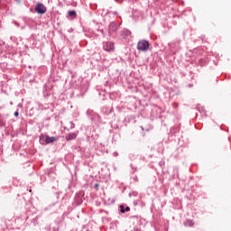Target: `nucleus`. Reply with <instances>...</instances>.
<instances>
[{
    "mask_svg": "<svg viewBox=\"0 0 231 231\" xmlns=\"http://www.w3.org/2000/svg\"><path fill=\"white\" fill-rule=\"evenodd\" d=\"M57 140L55 137H49L48 135L42 134L40 136V143L42 145H46V143H53Z\"/></svg>",
    "mask_w": 231,
    "mask_h": 231,
    "instance_id": "obj_1",
    "label": "nucleus"
},
{
    "mask_svg": "<svg viewBox=\"0 0 231 231\" xmlns=\"http://www.w3.org/2000/svg\"><path fill=\"white\" fill-rule=\"evenodd\" d=\"M137 49L140 51H146V50H149V42L145 40L140 41L137 43Z\"/></svg>",
    "mask_w": 231,
    "mask_h": 231,
    "instance_id": "obj_2",
    "label": "nucleus"
},
{
    "mask_svg": "<svg viewBox=\"0 0 231 231\" xmlns=\"http://www.w3.org/2000/svg\"><path fill=\"white\" fill-rule=\"evenodd\" d=\"M105 51H113L115 50V45L111 42H106L103 45Z\"/></svg>",
    "mask_w": 231,
    "mask_h": 231,
    "instance_id": "obj_3",
    "label": "nucleus"
},
{
    "mask_svg": "<svg viewBox=\"0 0 231 231\" xmlns=\"http://www.w3.org/2000/svg\"><path fill=\"white\" fill-rule=\"evenodd\" d=\"M35 12L37 14H45L46 13V7L42 4H38L35 7Z\"/></svg>",
    "mask_w": 231,
    "mask_h": 231,
    "instance_id": "obj_4",
    "label": "nucleus"
},
{
    "mask_svg": "<svg viewBox=\"0 0 231 231\" xmlns=\"http://www.w3.org/2000/svg\"><path fill=\"white\" fill-rule=\"evenodd\" d=\"M74 138H77V134H69L67 140H73Z\"/></svg>",
    "mask_w": 231,
    "mask_h": 231,
    "instance_id": "obj_5",
    "label": "nucleus"
},
{
    "mask_svg": "<svg viewBox=\"0 0 231 231\" xmlns=\"http://www.w3.org/2000/svg\"><path fill=\"white\" fill-rule=\"evenodd\" d=\"M185 225L186 226H192L194 225V222H192V220H188Z\"/></svg>",
    "mask_w": 231,
    "mask_h": 231,
    "instance_id": "obj_6",
    "label": "nucleus"
},
{
    "mask_svg": "<svg viewBox=\"0 0 231 231\" xmlns=\"http://www.w3.org/2000/svg\"><path fill=\"white\" fill-rule=\"evenodd\" d=\"M69 15L70 17L75 16V11H69Z\"/></svg>",
    "mask_w": 231,
    "mask_h": 231,
    "instance_id": "obj_7",
    "label": "nucleus"
},
{
    "mask_svg": "<svg viewBox=\"0 0 231 231\" xmlns=\"http://www.w3.org/2000/svg\"><path fill=\"white\" fill-rule=\"evenodd\" d=\"M14 116H19V112H14Z\"/></svg>",
    "mask_w": 231,
    "mask_h": 231,
    "instance_id": "obj_8",
    "label": "nucleus"
},
{
    "mask_svg": "<svg viewBox=\"0 0 231 231\" xmlns=\"http://www.w3.org/2000/svg\"><path fill=\"white\" fill-rule=\"evenodd\" d=\"M121 212H125V210H124V206H121Z\"/></svg>",
    "mask_w": 231,
    "mask_h": 231,
    "instance_id": "obj_9",
    "label": "nucleus"
},
{
    "mask_svg": "<svg viewBox=\"0 0 231 231\" xmlns=\"http://www.w3.org/2000/svg\"><path fill=\"white\" fill-rule=\"evenodd\" d=\"M129 211V208H126V212Z\"/></svg>",
    "mask_w": 231,
    "mask_h": 231,
    "instance_id": "obj_10",
    "label": "nucleus"
}]
</instances>
